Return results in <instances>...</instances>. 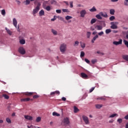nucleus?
I'll list each match as a JSON object with an SVG mask.
<instances>
[{
	"mask_svg": "<svg viewBox=\"0 0 128 128\" xmlns=\"http://www.w3.org/2000/svg\"><path fill=\"white\" fill-rule=\"evenodd\" d=\"M60 50L61 52H64L66 50V44H62L60 46Z\"/></svg>",
	"mask_w": 128,
	"mask_h": 128,
	"instance_id": "f257e3e1",
	"label": "nucleus"
},
{
	"mask_svg": "<svg viewBox=\"0 0 128 128\" xmlns=\"http://www.w3.org/2000/svg\"><path fill=\"white\" fill-rule=\"evenodd\" d=\"M18 51L20 54H26V50L23 47L19 48Z\"/></svg>",
	"mask_w": 128,
	"mask_h": 128,
	"instance_id": "f03ea898",
	"label": "nucleus"
},
{
	"mask_svg": "<svg viewBox=\"0 0 128 128\" xmlns=\"http://www.w3.org/2000/svg\"><path fill=\"white\" fill-rule=\"evenodd\" d=\"M82 119L84 120V122L86 124H90V121L88 120V117H86V116H82Z\"/></svg>",
	"mask_w": 128,
	"mask_h": 128,
	"instance_id": "7ed1b4c3",
	"label": "nucleus"
},
{
	"mask_svg": "<svg viewBox=\"0 0 128 128\" xmlns=\"http://www.w3.org/2000/svg\"><path fill=\"white\" fill-rule=\"evenodd\" d=\"M38 10H40V5H38L36 8L33 10V14H38Z\"/></svg>",
	"mask_w": 128,
	"mask_h": 128,
	"instance_id": "20e7f679",
	"label": "nucleus"
},
{
	"mask_svg": "<svg viewBox=\"0 0 128 128\" xmlns=\"http://www.w3.org/2000/svg\"><path fill=\"white\" fill-rule=\"evenodd\" d=\"M122 44V40L120 39L118 42L114 41L113 42V44L115 46H118V44Z\"/></svg>",
	"mask_w": 128,
	"mask_h": 128,
	"instance_id": "39448f33",
	"label": "nucleus"
},
{
	"mask_svg": "<svg viewBox=\"0 0 128 128\" xmlns=\"http://www.w3.org/2000/svg\"><path fill=\"white\" fill-rule=\"evenodd\" d=\"M81 78H84V80H87V78H88V76L86 74V73L82 72L80 74Z\"/></svg>",
	"mask_w": 128,
	"mask_h": 128,
	"instance_id": "423d86ee",
	"label": "nucleus"
},
{
	"mask_svg": "<svg viewBox=\"0 0 128 128\" xmlns=\"http://www.w3.org/2000/svg\"><path fill=\"white\" fill-rule=\"evenodd\" d=\"M24 118L27 120H34V118L32 116H30L28 115H25Z\"/></svg>",
	"mask_w": 128,
	"mask_h": 128,
	"instance_id": "0eeeda50",
	"label": "nucleus"
},
{
	"mask_svg": "<svg viewBox=\"0 0 128 128\" xmlns=\"http://www.w3.org/2000/svg\"><path fill=\"white\" fill-rule=\"evenodd\" d=\"M81 18H84L86 14V10H83L80 12Z\"/></svg>",
	"mask_w": 128,
	"mask_h": 128,
	"instance_id": "6e6552de",
	"label": "nucleus"
},
{
	"mask_svg": "<svg viewBox=\"0 0 128 128\" xmlns=\"http://www.w3.org/2000/svg\"><path fill=\"white\" fill-rule=\"evenodd\" d=\"M110 24H112L110 26V28L112 30H116V28H118V26L114 24V22H111Z\"/></svg>",
	"mask_w": 128,
	"mask_h": 128,
	"instance_id": "1a4fd4ad",
	"label": "nucleus"
},
{
	"mask_svg": "<svg viewBox=\"0 0 128 128\" xmlns=\"http://www.w3.org/2000/svg\"><path fill=\"white\" fill-rule=\"evenodd\" d=\"M34 92H26L24 93V96H30L34 94Z\"/></svg>",
	"mask_w": 128,
	"mask_h": 128,
	"instance_id": "9d476101",
	"label": "nucleus"
},
{
	"mask_svg": "<svg viewBox=\"0 0 128 128\" xmlns=\"http://www.w3.org/2000/svg\"><path fill=\"white\" fill-rule=\"evenodd\" d=\"M64 122L65 124H70V120L68 118H66L64 120Z\"/></svg>",
	"mask_w": 128,
	"mask_h": 128,
	"instance_id": "9b49d317",
	"label": "nucleus"
},
{
	"mask_svg": "<svg viewBox=\"0 0 128 128\" xmlns=\"http://www.w3.org/2000/svg\"><path fill=\"white\" fill-rule=\"evenodd\" d=\"M95 28L98 30H102V26L100 25H97L95 26Z\"/></svg>",
	"mask_w": 128,
	"mask_h": 128,
	"instance_id": "f8f14e48",
	"label": "nucleus"
},
{
	"mask_svg": "<svg viewBox=\"0 0 128 128\" xmlns=\"http://www.w3.org/2000/svg\"><path fill=\"white\" fill-rule=\"evenodd\" d=\"M6 30V31L7 34H9V36H12V32L10 30V29L8 28H5Z\"/></svg>",
	"mask_w": 128,
	"mask_h": 128,
	"instance_id": "ddd939ff",
	"label": "nucleus"
},
{
	"mask_svg": "<svg viewBox=\"0 0 128 128\" xmlns=\"http://www.w3.org/2000/svg\"><path fill=\"white\" fill-rule=\"evenodd\" d=\"M30 98H22L20 100L21 102H30Z\"/></svg>",
	"mask_w": 128,
	"mask_h": 128,
	"instance_id": "4468645a",
	"label": "nucleus"
},
{
	"mask_svg": "<svg viewBox=\"0 0 128 128\" xmlns=\"http://www.w3.org/2000/svg\"><path fill=\"white\" fill-rule=\"evenodd\" d=\"M99 14L104 18H108V14H106V13L104 14V12H100L99 13Z\"/></svg>",
	"mask_w": 128,
	"mask_h": 128,
	"instance_id": "2eb2a0df",
	"label": "nucleus"
},
{
	"mask_svg": "<svg viewBox=\"0 0 128 128\" xmlns=\"http://www.w3.org/2000/svg\"><path fill=\"white\" fill-rule=\"evenodd\" d=\"M13 24H14V26H15V28H16V26L18 24V21H16V19L15 18L13 19Z\"/></svg>",
	"mask_w": 128,
	"mask_h": 128,
	"instance_id": "dca6fc26",
	"label": "nucleus"
},
{
	"mask_svg": "<svg viewBox=\"0 0 128 128\" xmlns=\"http://www.w3.org/2000/svg\"><path fill=\"white\" fill-rule=\"evenodd\" d=\"M44 14V10H42L39 12V16H42Z\"/></svg>",
	"mask_w": 128,
	"mask_h": 128,
	"instance_id": "f3484780",
	"label": "nucleus"
},
{
	"mask_svg": "<svg viewBox=\"0 0 128 128\" xmlns=\"http://www.w3.org/2000/svg\"><path fill=\"white\" fill-rule=\"evenodd\" d=\"M122 58L124 60L128 62V54L122 55Z\"/></svg>",
	"mask_w": 128,
	"mask_h": 128,
	"instance_id": "a211bd4d",
	"label": "nucleus"
},
{
	"mask_svg": "<svg viewBox=\"0 0 128 128\" xmlns=\"http://www.w3.org/2000/svg\"><path fill=\"white\" fill-rule=\"evenodd\" d=\"M51 32L54 36H56L58 34V32L54 29H52Z\"/></svg>",
	"mask_w": 128,
	"mask_h": 128,
	"instance_id": "6ab92c4d",
	"label": "nucleus"
},
{
	"mask_svg": "<svg viewBox=\"0 0 128 128\" xmlns=\"http://www.w3.org/2000/svg\"><path fill=\"white\" fill-rule=\"evenodd\" d=\"M98 38V35L96 34L95 36H94L92 40V44H94V40H96V38Z\"/></svg>",
	"mask_w": 128,
	"mask_h": 128,
	"instance_id": "aec40b11",
	"label": "nucleus"
},
{
	"mask_svg": "<svg viewBox=\"0 0 128 128\" xmlns=\"http://www.w3.org/2000/svg\"><path fill=\"white\" fill-rule=\"evenodd\" d=\"M2 96H3V98H4L6 100H8V98H10V96L4 94H2Z\"/></svg>",
	"mask_w": 128,
	"mask_h": 128,
	"instance_id": "412c9836",
	"label": "nucleus"
},
{
	"mask_svg": "<svg viewBox=\"0 0 128 128\" xmlns=\"http://www.w3.org/2000/svg\"><path fill=\"white\" fill-rule=\"evenodd\" d=\"M90 12H96V7L93 6L92 8L90 10Z\"/></svg>",
	"mask_w": 128,
	"mask_h": 128,
	"instance_id": "4be33fe9",
	"label": "nucleus"
},
{
	"mask_svg": "<svg viewBox=\"0 0 128 128\" xmlns=\"http://www.w3.org/2000/svg\"><path fill=\"white\" fill-rule=\"evenodd\" d=\"M95 106L96 108L100 109L101 108H102V104H96Z\"/></svg>",
	"mask_w": 128,
	"mask_h": 128,
	"instance_id": "5701e85b",
	"label": "nucleus"
},
{
	"mask_svg": "<svg viewBox=\"0 0 128 128\" xmlns=\"http://www.w3.org/2000/svg\"><path fill=\"white\" fill-rule=\"evenodd\" d=\"M80 46H81V48H86V44L81 42H80Z\"/></svg>",
	"mask_w": 128,
	"mask_h": 128,
	"instance_id": "b1692460",
	"label": "nucleus"
},
{
	"mask_svg": "<svg viewBox=\"0 0 128 128\" xmlns=\"http://www.w3.org/2000/svg\"><path fill=\"white\" fill-rule=\"evenodd\" d=\"M52 116H60V114L58 113H57L56 112H53Z\"/></svg>",
	"mask_w": 128,
	"mask_h": 128,
	"instance_id": "393cba45",
	"label": "nucleus"
},
{
	"mask_svg": "<svg viewBox=\"0 0 128 128\" xmlns=\"http://www.w3.org/2000/svg\"><path fill=\"white\" fill-rule=\"evenodd\" d=\"M20 44H26V40H24V39H22L20 40Z\"/></svg>",
	"mask_w": 128,
	"mask_h": 128,
	"instance_id": "a878e982",
	"label": "nucleus"
},
{
	"mask_svg": "<svg viewBox=\"0 0 128 128\" xmlns=\"http://www.w3.org/2000/svg\"><path fill=\"white\" fill-rule=\"evenodd\" d=\"M65 18L66 20H72V16H67L65 17Z\"/></svg>",
	"mask_w": 128,
	"mask_h": 128,
	"instance_id": "bb28decb",
	"label": "nucleus"
},
{
	"mask_svg": "<svg viewBox=\"0 0 128 128\" xmlns=\"http://www.w3.org/2000/svg\"><path fill=\"white\" fill-rule=\"evenodd\" d=\"M114 116H118V115L116 114H112V115H110L109 118H114Z\"/></svg>",
	"mask_w": 128,
	"mask_h": 128,
	"instance_id": "cd10ccee",
	"label": "nucleus"
},
{
	"mask_svg": "<svg viewBox=\"0 0 128 128\" xmlns=\"http://www.w3.org/2000/svg\"><path fill=\"white\" fill-rule=\"evenodd\" d=\"M96 22V18H92L91 21H90V24H94V22Z\"/></svg>",
	"mask_w": 128,
	"mask_h": 128,
	"instance_id": "c85d7f7f",
	"label": "nucleus"
},
{
	"mask_svg": "<svg viewBox=\"0 0 128 128\" xmlns=\"http://www.w3.org/2000/svg\"><path fill=\"white\" fill-rule=\"evenodd\" d=\"M45 10H48V12H50V10H52V8H50V6H46V8H45Z\"/></svg>",
	"mask_w": 128,
	"mask_h": 128,
	"instance_id": "c756f323",
	"label": "nucleus"
},
{
	"mask_svg": "<svg viewBox=\"0 0 128 128\" xmlns=\"http://www.w3.org/2000/svg\"><path fill=\"white\" fill-rule=\"evenodd\" d=\"M115 10L114 9H110V14L114 15V14Z\"/></svg>",
	"mask_w": 128,
	"mask_h": 128,
	"instance_id": "7c9ffc66",
	"label": "nucleus"
},
{
	"mask_svg": "<svg viewBox=\"0 0 128 128\" xmlns=\"http://www.w3.org/2000/svg\"><path fill=\"white\" fill-rule=\"evenodd\" d=\"M80 110L76 108V106H74V112L76 113L78 112H79Z\"/></svg>",
	"mask_w": 128,
	"mask_h": 128,
	"instance_id": "2f4dec72",
	"label": "nucleus"
},
{
	"mask_svg": "<svg viewBox=\"0 0 128 128\" xmlns=\"http://www.w3.org/2000/svg\"><path fill=\"white\" fill-rule=\"evenodd\" d=\"M110 32H112V30L110 29H107L106 30V34H108Z\"/></svg>",
	"mask_w": 128,
	"mask_h": 128,
	"instance_id": "473e14b6",
	"label": "nucleus"
},
{
	"mask_svg": "<svg viewBox=\"0 0 128 128\" xmlns=\"http://www.w3.org/2000/svg\"><path fill=\"white\" fill-rule=\"evenodd\" d=\"M50 4H56V1L55 0H51Z\"/></svg>",
	"mask_w": 128,
	"mask_h": 128,
	"instance_id": "72a5a7b5",
	"label": "nucleus"
},
{
	"mask_svg": "<svg viewBox=\"0 0 128 128\" xmlns=\"http://www.w3.org/2000/svg\"><path fill=\"white\" fill-rule=\"evenodd\" d=\"M79 44H80V42H78V41H76L74 42V46H78Z\"/></svg>",
	"mask_w": 128,
	"mask_h": 128,
	"instance_id": "f704fd0d",
	"label": "nucleus"
},
{
	"mask_svg": "<svg viewBox=\"0 0 128 128\" xmlns=\"http://www.w3.org/2000/svg\"><path fill=\"white\" fill-rule=\"evenodd\" d=\"M90 34L91 33L90 32H88L86 33V36L88 38H90Z\"/></svg>",
	"mask_w": 128,
	"mask_h": 128,
	"instance_id": "c9c22d12",
	"label": "nucleus"
},
{
	"mask_svg": "<svg viewBox=\"0 0 128 128\" xmlns=\"http://www.w3.org/2000/svg\"><path fill=\"white\" fill-rule=\"evenodd\" d=\"M40 120H42V118L40 117H38L36 118V122H40Z\"/></svg>",
	"mask_w": 128,
	"mask_h": 128,
	"instance_id": "e433bc0d",
	"label": "nucleus"
},
{
	"mask_svg": "<svg viewBox=\"0 0 128 128\" xmlns=\"http://www.w3.org/2000/svg\"><path fill=\"white\" fill-rule=\"evenodd\" d=\"M96 18H98V20H102V18L101 16H100V14H97L96 15Z\"/></svg>",
	"mask_w": 128,
	"mask_h": 128,
	"instance_id": "4c0bfd02",
	"label": "nucleus"
},
{
	"mask_svg": "<svg viewBox=\"0 0 128 128\" xmlns=\"http://www.w3.org/2000/svg\"><path fill=\"white\" fill-rule=\"evenodd\" d=\"M80 58H84V52L83 51H82L80 52Z\"/></svg>",
	"mask_w": 128,
	"mask_h": 128,
	"instance_id": "58836bf2",
	"label": "nucleus"
},
{
	"mask_svg": "<svg viewBox=\"0 0 128 128\" xmlns=\"http://www.w3.org/2000/svg\"><path fill=\"white\" fill-rule=\"evenodd\" d=\"M116 19V17H114V16H111L110 18H109V20H111V21H112V20H115Z\"/></svg>",
	"mask_w": 128,
	"mask_h": 128,
	"instance_id": "ea45409f",
	"label": "nucleus"
},
{
	"mask_svg": "<svg viewBox=\"0 0 128 128\" xmlns=\"http://www.w3.org/2000/svg\"><path fill=\"white\" fill-rule=\"evenodd\" d=\"M117 122H118V124H122V119L118 118L117 120Z\"/></svg>",
	"mask_w": 128,
	"mask_h": 128,
	"instance_id": "a19ab883",
	"label": "nucleus"
},
{
	"mask_svg": "<svg viewBox=\"0 0 128 128\" xmlns=\"http://www.w3.org/2000/svg\"><path fill=\"white\" fill-rule=\"evenodd\" d=\"M96 100H105L106 98H104L103 96H101L97 98Z\"/></svg>",
	"mask_w": 128,
	"mask_h": 128,
	"instance_id": "79ce46f5",
	"label": "nucleus"
},
{
	"mask_svg": "<svg viewBox=\"0 0 128 128\" xmlns=\"http://www.w3.org/2000/svg\"><path fill=\"white\" fill-rule=\"evenodd\" d=\"M1 14H2V16H6V10H2Z\"/></svg>",
	"mask_w": 128,
	"mask_h": 128,
	"instance_id": "37998d69",
	"label": "nucleus"
},
{
	"mask_svg": "<svg viewBox=\"0 0 128 128\" xmlns=\"http://www.w3.org/2000/svg\"><path fill=\"white\" fill-rule=\"evenodd\" d=\"M6 121L8 124H10L12 122V120H10V118H6Z\"/></svg>",
	"mask_w": 128,
	"mask_h": 128,
	"instance_id": "c03bdc74",
	"label": "nucleus"
},
{
	"mask_svg": "<svg viewBox=\"0 0 128 128\" xmlns=\"http://www.w3.org/2000/svg\"><path fill=\"white\" fill-rule=\"evenodd\" d=\"M25 2L26 6H28V4H30V0H26Z\"/></svg>",
	"mask_w": 128,
	"mask_h": 128,
	"instance_id": "a18cd8bd",
	"label": "nucleus"
},
{
	"mask_svg": "<svg viewBox=\"0 0 128 128\" xmlns=\"http://www.w3.org/2000/svg\"><path fill=\"white\" fill-rule=\"evenodd\" d=\"M62 10L64 12H70V10L68 9H62Z\"/></svg>",
	"mask_w": 128,
	"mask_h": 128,
	"instance_id": "49530a36",
	"label": "nucleus"
},
{
	"mask_svg": "<svg viewBox=\"0 0 128 128\" xmlns=\"http://www.w3.org/2000/svg\"><path fill=\"white\" fill-rule=\"evenodd\" d=\"M104 32H100L98 33V36H102V34H104Z\"/></svg>",
	"mask_w": 128,
	"mask_h": 128,
	"instance_id": "de8ad7c7",
	"label": "nucleus"
},
{
	"mask_svg": "<svg viewBox=\"0 0 128 128\" xmlns=\"http://www.w3.org/2000/svg\"><path fill=\"white\" fill-rule=\"evenodd\" d=\"M91 62L92 64H94L96 62V60H92Z\"/></svg>",
	"mask_w": 128,
	"mask_h": 128,
	"instance_id": "09e8293b",
	"label": "nucleus"
},
{
	"mask_svg": "<svg viewBox=\"0 0 128 128\" xmlns=\"http://www.w3.org/2000/svg\"><path fill=\"white\" fill-rule=\"evenodd\" d=\"M124 6H128V0H125V2H124Z\"/></svg>",
	"mask_w": 128,
	"mask_h": 128,
	"instance_id": "8fccbe9b",
	"label": "nucleus"
},
{
	"mask_svg": "<svg viewBox=\"0 0 128 128\" xmlns=\"http://www.w3.org/2000/svg\"><path fill=\"white\" fill-rule=\"evenodd\" d=\"M56 20V16H54L53 18L51 19L52 22H54Z\"/></svg>",
	"mask_w": 128,
	"mask_h": 128,
	"instance_id": "3c124183",
	"label": "nucleus"
},
{
	"mask_svg": "<svg viewBox=\"0 0 128 128\" xmlns=\"http://www.w3.org/2000/svg\"><path fill=\"white\" fill-rule=\"evenodd\" d=\"M94 87H92V88H91L90 90V92H94Z\"/></svg>",
	"mask_w": 128,
	"mask_h": 128,
	"instance_id": "603ef678",
	"label": "nucleus"
},
{
	"mask_svg": "<svg viewBox=\"0 0 128 128\" xmlns=\"http://www.w3.org/2000/svg\"><path fill=\"white\" fill-rule=\"evenodd\" d=\"M40 98V96L38 95H34L33 96V98Z\"/></svg>",
	"mask_w": 128,
	"mask_h": 128,
	"instance_id": "864d4df0",
	"label": "nucleus"
},
{
	"mask_svg": "<svg viewBox=\"0 0 128 128\" xmlns=\"http://www.w3.org/2000/svg\"><path fill=\"white\" fill-rule=\"evenodd\" d=\"M56 12H57V14H61L62 10H56Z\"/></svg>",
	"mask_w": 128,
	"mask_h": 128,
	"instance_id": "5fc2aeb1",
	"label": "nucleus"
},
{
	"mask_svg": "<svg viewBox=\"0 0 128 128\" xmlns=\"http://www.w3.org/2000/svg\"><path fill=\"white\" fill-rule=\"evenodd\" d=\"M54 92L55 94H60V92L58 90L55 91Z\"/></svg>",
	"mask_w": 128,
	"mask_h": 128,
	"instance_id": "6e6d98bb",
	"label": "nucleus"
},
{
	"mask_svg": "<svg viewBox=\"0 0 128 128\" xmlns=\"http://www.w3.org/2000/svg\"><path fill=\"white\" fill-rule=\"evenodd\" d=\"M70 8H74V5L72 4V2H70Z\"/></svg>",
	"mask_w": 128,
	"mask_h": 128,
	"instance_id": "4d7b16f0",
	"label": "nucleus"
},
{
	"mask_svg": "<svg viewBox=\"0 0 128 128\" xmlns=\"http://www.w3.org/2000/svg\"><path fill=\"white\" fill-rule=\"evenodd\" d=\"M84 60L87 64H90V60H88V59L85 58Z\"/></svg>",
	"mask_w": 128,
	"mask_h": 128,
	"instance_id": "13d9d810",
	"label": "nucleus"
},
{
	"mask_svg": "<svg viewBox=\"0 0 128 128\" xmlns=\"http://www.w3.org/2000/svg\"><path fill=\"white\" fill-rule=\"evenodd\" d=\"M62 100H63V102H66V98L65 97H62Z\"/></svg>",
	"mask_w": 128,
	"mask_h": 128,
	"instance_id": "bf43d9fd",
	"label": "nucleus"
},
{
	"mask_svg": "<svg viewBox=\"0 0 128 128\" xmlns=\"http://www.w3.org/2000/svg\"><path fill=\"white\" fill-rule=\"evenodd\" d=\"M54 94H56L55 93H54V92H52L50 93V96H54Z\"/></svg>",
	"mask_w": 128,
	"mask_h": 128,
	"instance_id": "052dcab7",
	"label": "nucleus"
},
{
	"mask_svg": "<svg viewBox=\"0 0 128 128\" xmlns=\"http://www.w3.org/2000/svg\"><path fill=\"white\" fill-rule=\"evenodd\" d=\"M28 128H34V126L32 125L30 126H28Z\"/></svg>",
	"mask_w": 128,
	"mask_h": 128,
	"instance_id": "680f3d73",
	"label": "nucleus"
},
{
	"mask_svg": "<svg viewBox=\"0 0 128 128\" xmlns=\"http://www.w3.org/2000/svg\"><path fill=\"white\" fill-rule=\"evenodd\" d=\"M111 2H118V0H111Z\"/></svg>",
	"mask_w": 128,
	"mask_h": 128,
	"instance_id": "e2e57ef3",
	"label": "nucleus"
},
{
	"mask_svg": "<svg viewBox=\"0 0 128 128\" xmlns=\"http://www.w3.org/2000/svg\"><path fill=\"white\" fill-rule=\"evenodd\" d=\"M124 118L125 120H128V114H127L126 116L124 117Z\"/></svg>",
	"mask_w": 128,
	"mask_h": 128,
	"instance_id": "0e129e2a",
	"label": "nucleus"
},
{
	"mask_svg": "<svg viewBox=\"0 0 128 128\" xmlns=\"http://www.w3.org/2000/svg\"><path fill=\"white\" fill-rule=\"evenodd\" d=\"M64 4H66V6H68V2H67V1H64Z\"/></svg>",
	"mask_w": 128,
	"mask_h": 128,
	"instance_id": "69168bd1",
	"label": "nucleus"
},
{
	"mask_svg": "<svg viewBox=\"0 0 128 128\" xmlns=\"http://www.w3.org/2000/svg\"><path fill=\"white\" fill-rule=\"evenodd\" d=\"M113 32H114V34H117V32H118V30H113Z\"/></svg>",
	"mask_w": 128,
	"mask_h": 128,
	"instance_id": "338daca9",
	"label": "nucleus"
},
{
	"mask_svg": "<svg viewBox=\"0 0 128 128\" xmlns=\"http://www.w3.org/2000/svg\"><path fill=\"white\" fill-rule=\"evenodd\" d=\"M126 128H128V122L126 124Z\"/></svg>",
	"mask_w": 128,
	"mask_h": 128,
	"instance_id": "774afa93",
	"label": "nucleus"
}]
</instances>
